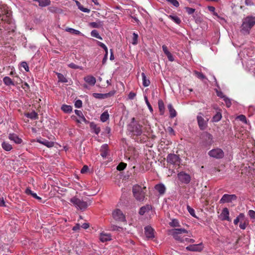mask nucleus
<instances>
[{
  "label": "nucleus",
  "instance_id": "f257e3e1",
  "mask_svg": "<svg viewBox=\"0 0 255 255\" xmlns=\"http://www.w3.org/2000/svg\"><path fill=\"white\" fill-rule=\"evenodd\" d=\"M255 25V16L249 15L244 18L241 26V32L244 35H248L251 29Z\"/></svg>",
  "mask_w": 255,
  "mask_h": 255
},
{
  "label": "nucleus",
  "instance_id": "f03ea898",
  "mask_svg": "<svg viewBox=\"0 0 255 255\" xmlns=\"http://www.w3.org/2000/svg\"><path fill=\"white\" fill-rule=\"evenodd\" d=\"M70 201L77 209L81 211L86 210L91 204V201L89 199L84 200L75 196L71 198Z\"/></svg>",
  "mask_w": 255,
  "mask_h": 255
},
{
  "label": "nucleus",
  "instance_id": "7ed1b4c3",
  "mask_svg": "<svg viewBox=\"0 0 255 255\" xmlns=\"http://www.w3.org/2000/svg\"><path fill=\"white\" fill-rule=\"evenodd\" d=\"M146 187H142L141 186L136 184L132 187V191L133 196L135 199L139 201H143L144 200L145 194Z\"/></svg>",
  "mask_w": 255,
  "mask_h": 255
},
{
  "label": "nucleus",
  "instance_id": "20e7f679",
  "mask_svg": "<svg viewBox=\"0 0 255 255\" xmlns=\"http://www.w3.org/2000/svg\"><path fill=\"white\" fill-rule=\"evenodd\" d=\"M11 11L6 10L3 12L1 11L0 12V26H2L4 28H6L5 24H12V19L11 17Z\"/></svg>",
  "mask_w": 255,
  "mask_h": 255
},
{
  "label": "nucleus",
  "instance_id": "39448f33",
  "mask_svg": "<svg viewBox=\"0 0 255 255\" xmlns=\"http://www.w3.org/2000/svg\"><path fill=\"white\" fill-rule=\"evenodd\" d=\"M128 130L133 135L139 136L142 132V126L135 122V119H132L131 122L128 125Z\"/></svg>",
  "mask_w": 255,
  "mask_h": 255
},
{
  "label": "nucleus",
  "instance_id": "423d86ee",
  "mask_svg": "<svg viewBox=\"0 0 255 255\" xmlns=\"http://www.w3.org/2000/svg\"><path fill=\"white\" fill-rule=\"evenodd\" d=\"M166 161L168 164L171 165L176 167L179 166L181 162V159L179 155L174 153H169L166 157Z\"/></svg>",
  "mask_w": 255,
  "mask_h": 255
},
{
  "label": "nucleus",
  "instance_id": "0eeeda50",
  "mask_svg": "<svg viewBox=\"0 0 255 255\" xmlns=\"http://www.w3.org/2000/svg\"><path fill=\"white\" fill-rule=\"evenodd\" d=\"M170 234L173 236L174 239L181 243L183 242V238L184 237L182 236L183 234H187L188 231L185 229H173L170 230Z\"/></svg>",
  "mask_w": 255,
  "mask_h": 255
},
{
  "label": "nucleus",
  "instance_id": "6e6552de",
  "mask_svg": "<svg viewBox=\"0 0 255 255\" xmlns=\"http://www.w3.org/2000/svg\"><path fill=\"white\" fill-rule=\"evenodd\" d=\"M208 155L216 159H222L224 157L225 153L223 150L220 148L212 149L208 152Z\"/></svg>",
  "mask_w": 255,
  "mask_h": 255
},
{
  "label": "nucleus",
  "instance_id": "1a4fd4ad",
  "mask_svg": "<svg viewBox=\"0 0 255 255\" xmlns=\"http://www.w3.org/2000/svg\"><path fill=\"white\" fill-rule=\"evenodd\" d=\"M202 113H198L197 116V121L199 128L201 130L205 129L208 126V119L205 120Z\"/></svg>",
  "mask_w": 255,
  "mask_h": 255
},
{
  "label": "nucleus",
  "instance_id": "9d476101",
  "mask_svg": "<svg viewBox=\"0 0 255 255\" xmlns=\"http://www.w3.org/2000/svg\"><path fill=\"white\" fill-rule=\"evenodd\" d=\"M177 177L181 183L185 184L189 183L191 181L190 175L183 171L178 173L177 174Z\"/></svg>",
  "mask_w": 255,
  "mask_h": 255
},
{
  "label": "nucleus",
  "instance_id": "9b49d317",
  "mask_svg": "<svg viewBox=\"0 0 255 255\" xmlns=\"http://www.w3.org/2000/svg\"><path fill=\"white\" fill-rule=\"evenodd\" d=\"M237 199V197L235 194H225L220 200L219 202L220 204L231 203L233 201L236 200Z\"/></svg>",
  "mask_w": 255,
  "mask_h": 255
},
{
  "label": "nucleus",
  "instance_id": "f8f14e48",
  "mask_svg": "<svg viewBox=\"0 0 255 255\" xmlns=\"http://www.w3.org/2000/svg\"><path fill=\"white\" fill-rule=\"evenodd\" d=\"M154 230L150 226H147L144 227V234L147 240H152L155 237Z\"/></svg>",
  "mask_w": 255,
  "mask_h": 255
},
{
  "label": "nucleus",
  "instance_id": "ddd939ff",
  "mask_svg": "<svg viewBox=\"0 0 255 255\" xmlns=\"http://www.w3.org/2000/svg\"><path fill=\"white\" fill-rule=\"evenodd\" d=\"M203 246L202 243L198 244L191 245L186 247V250L191 252H201L203 250Z\"/></svg>",
  "mask_w": 255,
  "mask_h": 255
},
{
  "label": "nucleus",
  "instance_id": "4468645a",
  "mask_svg": "<svg viewBox=\"0 0 255 255\" xmlns=\"http://www.w3.org/2000/svg\"><path fill=\"white\" fill-rule=\"evenodd\" d=\"M112 214L115 220L119 221H125V217L121 210L119 209L115 210Z\"/></svg>",
  "mask_w": 255,
  "mask_h": 255
},
{
  "label": "nucleus",
  "instance_id": "2eb2a0df",
  "mask_svg": "<svg viewBox=\"0 0 255 255\" xmlns=\"http://www.w3.org/2000/svg\"><path fill=\"white\" fill-rule=\"evenodd\" d=\"M220 219L222 221H231V219L229 217V211L227 208H224L222 210L220 214Z\"/></svg>",
  "mask_w": 255,
  "mask_h": 255
},
{
  "label": "nucleus",
  "instance_id": "dca6fc26",
  "mask_svg": "<svg viewBox=\"0 0 255 255\" xmlns=\"http://www.w3.org/2000/svg\"><path fill=\"white\" fill-rule=\"evenodd\" d=\"M115 94V92H110L108 93L101 94V93H93V96L98 99H105L108 97L113 96Z\"/></svg>",
  "mask_w": 255,
  "mask_h": 255
},
{
  "label": "nucleus",
  "instance_id": "f3484780",
  "mask_svg": "<svg viewBox=\"0 0 255 255\" xmlns=\"http://www.w3.org/2000/svg\"><path fill=\"white\" fill-rule=\"evenodd\" d=\"M154 188L156 191L158 192L159 195H163L166 191V187L162 183L156 184L154 186Z\"/></svg>",
  "mask_w": 255,
  "mask_h": 255
},
{
  "label": "nucleus",
  "instance_id": "a211bd4d",
  "mask_svg": "<svg viewBox=\"0 0 255 255\" xmlns=\"http://www.w3.org/2000/svg\"><path fill=\"white\" fill-rule=\"evenodd\" d=\"M8 138L10 140L14 141L16 144H20L22 142V139L15 133H9Z\"/></svg>",
  "mask_w": 255,
  "mask_h": 255
},
{
  "label": "nucleus",
  "instance_id": "6ab92c4d",
  "mask_svg": "<svg viewBox=\"0 0 255 255\" xmlns=\"http://www.w3.org/2000/svg\"><path fill=\"white\" fill-rule=\"evenodd\" d=\"M109 147L107 144H104L100 149L101 155L103 158H106L108 154Z\"/></svg>",
  "mask_w": 255,
  "mask_h": 255
},
{
  "label": "nucleus",
  "instance_id": "aec40b11",
  "mask_svg": "<svg viewBox=\"0 0 255 255\" xmlns=\"http://www.w3.org/2000/svg\"><path fill=\"white\" fill-rule=\"evenodd\" d=\"M84 80L86 83L92 86H94L96 82V78L91 75L85 77Z\"/></svg>",
  "mask_w": 255,
  "mask_h": 255
},
{
  "label": "nucleus",
  "instance_id": "412c9836",
  "mask_svg": "<svg viewBox=\"0 0 255 255\" xmlns=\"http://www.w3.org/2000/svg\"><path fill=\"white\" fill-rule=\"evenodd\" d=\"M37 141L41 144H42L48 147H51L54 145V142L49 141L45 139H38Z\"/></svg>",
  "mask_w": 255,
  "mask_h": 255
},
{
  "label": "nucleus",
  "instance_id": "4be33fe9",
  "mask_svg": "<svg viewBox=\"0 0 255 255\" xmlns=\"http://www.w3.org/2000/svg\"><path fill=\"white\" fill-rule=\"evenodd\" d=\"M90 127L92 130V132H94L96 134H98L100 133L101 131L100 128L94 122H91L90 123Z\"/></svg>",
  "mask_w": 255,
  "mask_h": 255
},
{
  "label": "nucleus",
  "instance_id": "5701e85b",
  "mask_svg": "<svg viewBox=\"0 0 255 255\" xmlns=\"http://www.w3.org/2000/svg\"><path fill=\"white\" fill-rule=\"evenodd\" d=\"M100 240L103 243L110 241L111 240V236L109 234L101 233Z\"/></svg>",
  "mask_w": 255,
  "mask_h": 255
},
{
  "label": "nucleus",
  "instance_id": "b1692460",
  "mask_svg": "<svg viewBox=\"0 0 255 255\" xmlns=\"http://www.w3.org/2000/svg\"><path fill=\"white\" fill-rule=\"evenodd\" d=\"M33 1L37 2L40 7H45L51 3L50 0H33Z\"/></svg>",
  "mask_w": 255,
  "mask_h": 255
},
{
  "label": "nucleus",
  "instance_id": "393cba45",
  "mask_svg": "<svg viewBox=\"0 0 255 255\" xmlns=\"http://www.w3.org/2000/svg\"><path fill=\"white\" fill-rule=\"evenodd\" d=\"M25 192L27 195H30L34 198L40 201H41L42 198L41 197L38 196L37 195L36 193H35L33 192L32 191H31L30 188H26Z\"/></svg>",
  "mask_w": 255,
  "mask_h": 255
},
{
  "label": "nucleus",
  "instance_id": "a878e982",
  "mask_svg": "<svg viewBox=\"0 0 255 255\" xmlns=\"http://www.w3.org/2000/svg\"><path fill=\"white\" fill-rule=\"evenodd\" d=\"M75 113L76 115H77L80 119L84 123H85V124H88L89 122L88 121H87L86 118L84 117L83 114V113L80 111V110H75Z\"/></svg>",
  "mask_w": 255,
  "mask_h": 255
},
{
  "label": "nucleus",
  "instance_id": "bb28decb",
  "mask_svg": "<svg viewBox=\"0 0 255 255\" xmlns=\"http://www.w3.org/2000/svg\"><path fill=\"white\" fill-rule=\"evenodd\" d=\"M24 115L25 117L32 120H36L38 118L37 113L34 111L31 113H25Z\"/></svg>",
  "mask_w": 255,
  "mask_h": 255
},
{
  "label": "nucleus",
  "instance_id": "cd10ccee",
  "mask_svg": "<svg viewBox=\"0 0 255 255\" xmlns=\"http://www.w3.org/2000/svg\"><path fill=\"white\" fill-rule=\"evenodd\" d=\"M168 109L170 113V117L171 118H174L177 115V113L175 109L173 108L171 104H169L167 106Z\"/></svg>",
  "mask_w": 255,
  "mask_h": 255
},
{
  "label": "nucleus",
  "instance_id": "c85d7f7f",
  "mask_svg": "<svg viewBox=\"0 0 255 255\" xmlns=\"http://www.w3.org/2000/svg\"><path fill=\"white\" fill-rule=\"evenodd\" d=\"M151 206L147 205L141 207L139 211V214L141 215H144L146 212H148L151 209Z\"/></svg>",
  "mask_w": 255,
  "mask_h": 255
},
{
  "label": "nucleus",
  "instance_id": "c756f323",
  "mask_svg": "<svg viewBox=\"0 0 255 255\" xmlns=\"http://www.w3.org/2000/svg\"><path fill=\"white\" fill-rule=\"evenodd\" d=\"M141 77L142 80V85L144 87H147L149 85L150 82L149 79L146 78V75L144 73H141Z\"/></svg>",
  "mask_w": 255,
  "mask_h": 255
},
{
  "label": "nucleus",
  "instance_id": "7c9ffc66",
  "mask_svg": "<svg viewBox=\"0 0 255 255\" xmlns=\"http://www.w3.org/2000/svg\"><path fill=\"white\" fill-rule=\"evenodd\" d=\"M3 82L4 84L6 86H14V84L12 80L9 77H4L3 79Z\"/></svg>",
  "mask_w": 255,
  "mask_h": 255
},
{
  "label": "nucleus",
  "instance_id": "2f4dec72",
  "mask_svg": "<svg viewBox=\"0 0 255 255\" xmlns=\"http://www.w3.org/2000/svg\"><path fill=\"white\" fill-rule=\"evenodd\" d=\"M1 146L4 150L7 151L11 150L12 148L11 145L5 141H3L1 143Z\"/></svg>",
  "mask_w": 255,
  "mask_h": 255
},
{
  "label": "nucleus",
  "instance_id": "473e14b6",
  "mask_svg": "<svg viewBox=\"0 0 255 255\" xmlns=\"http://www.w3.org/2000/svg\"><path fill=\"white\" fill-rule=\"evenodd\" d=\"M61 110L65 113H70L72 111V107L69 105H63Z\"/></svg>",
  "mask_w": 255,
  "mask_h": 255
},
{
  "label": "nucleus",
  "instance_id": "72a5a7b5",
  "mask_svg": "<svg viewBox=\"0 0 255 255\" xmlns=\"http://www.w3.org/2000/svg\"><path fill=\"white\" fill-rule=\"evenodd\" d=\"M90 26L93 28H100L103 26V23L102 21H99L98 22H92L89 24Z\"/></svg>",
  "mask_w": 255,
  "mask_h": 255
},
{
  "label": "nucleus",
  "instance_id": "f704fd0d",
  "mask_svg": "<svg viewBox=\"0 0 255 255\" xmlns=\"http://www.w3.org/2000/svg\"><path fill=\"white\" fill-rule=\"evenodd\" d=\"M57 77L58 79V82L61 83H67L68 80L67 78L62 74L59 73H56Z\"/></svg>",
  "mask_w": 255,
  "mask_h": 255
},
{
  "label": "nucleus",
  "instance_id": "c9c22d12",
  "mask_svg": "<svg viewBox=\"0 0 255 255\" xmlns=\"http://www.w3.org/2000/svg\"><path fill=\"white\" fill-rule=\"evenodd\" d=\"M109 118V115L108 111H105L100 116V120L102 122H106Z\"/></svg>",
  "mask_w": 255,
  "mask_h": 255
},
{
  "label": "nucleus",
  "instance_id": "e433bc0d",
  "mask_svg": "<svg viewBox=\"0 0 255 255\" xmlns=\"http://www.w3.org/2000/svg\"><path fill=\"white\" fill-rule=\"evenodd\" d=\"M222 116L220 112H218L215 115H214L212 119L213 122H218L222 119Z\"/></svg>",
  "mask_w": 255,
  "mask_h": 255
},
{
  "label": "nucleus",
  "instance_id": "4c0bfd02",
  "mask_svg": "<svg viewBox=\"0 0 255 255\" xmlns=\"http://www.w3.org/2000/svg\"><path fill=\"white\" fill-rule=\"evenodd\" d=\"M158 108L161 115H163L164 112V105L163 102L160 100L158 102Z\"/></svg>",
  "mask_w": 255,
  "mask_h": 255
},
{
  "label": "nucleus",
  "instance_id": "58836bf2",
  "mask_svg": "<svg viewBox=\"0 0 255 255\" xmlns=\"http://www.w3.org/2000/svg\"><path fill=\"white\" fill-rule=\"evenodd\" d=\"M65 30L67 32H69L70 33H73V34H76V35H80V34H81V32L80 31H79L78 30H76V29H75L72 28L67 27V28H66Z\"/></svg>",
  "mask_w": 255,
  "mask_h": 255
},
{
  "label": "nucleus",
  "instance_id": "ea45409f",
  "mask_svg": "<svg viewBox=\"0 0 255 255\" xmlns=\"http://www.w3.org/2000/svg\"><path fill=\"white\" fill-rule=\"evenodd\" d=\"M91 35L93 37L102 40V37L100 35L98 31L97 30H93L91 32Z\"/></svg>",
  "mask_w": 255,
  "mask_h": 255
},
{
  "label": "nucleus",
  "instance_id": "a19ab883",
  "mask_svg": "<svg viewBox=\"0 0 255 255\" xmlns=\"http://www.w3.org/2000/svg\"><path fill=\"white\" fill-rule=\"evenodd\" d=\"M138 35L137 33L133 32L132 34V37L131 39V43L133 45H136L138 43Z\"/></svg>",
  "mask_w": 255,
  "mask_h": 255
},
{
  "label": "nucleus",
  "instance_id": "79ce46f5",
  "mask_svg": "<svg viewBox=\"0 0 255 255\" xmlns=\"http://www.w3.org/2000/svg\"><path fill=\"white\" fill-rule=\"evenodd\" d=\"M245 218V215L243 213H240L239 215L234 220V223L235 225H237L240 220H244Z\"/></svg>",
  "mask_w": 255,
  "mask_h": 255
},
{
  "label": "nucleus",
  "instance_id": "37998d69",
  "mask_svg": "<svg viewBox=\"0 0 255 255\" xmlns=\"http://www.w3.org/2000/svg\"><path fill=\"white\" fill-rule=\"evenodd\" d=\"M169 17L172 20H173L176 24H179L181 22V20L180 18L176 15H169Z\"/></svg>",
  "mask_w": 255,
  "mask_h": 255
},
{
  "label": "nucleus",
  "instance_id": "c03bdc74",
  "mask_svg": "<svg viewBox=\"0 0 255 255\" xmlns=\"http://www.w3.org/2000/svg\"><path fill=\"white\" fill-rule=\"evenodd\" d=\"M169 225L170 226L173 227H177L180 226L178 220L175 219L172 220L171 222L169 223Z\"/></svg>",
  "mask_w": 255,
  "mask_h": 255
},
{
  "label": "nucleus",
  "instance_id": "a18cd8bd",
  "mask_svg": "<svg viewBox=\"0 0 255 255\" xmlns=\"http://www.w3.org/2000/svg\"><path fill=\"white\" fill-rule=\"evenodd\" d=\"M194 74L198 78L201 80H204L206 79L205 76L202 72H198L197 71H195Z\"/></svg>",
  "mask_w": 255,
  "mask_h": 255
},
{
  "label": "nucleus",
  "instance_id": "49530a36",
  "mask_svg": "<svg viewBox=\"0 0 255 255\" xmlns=\"http://www.w3.org/2000/svg\"><path fill=\"white\" fill-rule=\"evenodd\" d=\"M127 164L124 162H121L117 167V169L119 171L123 170L127 167Z\"/></svg>",
  "mask_w": 255,
  "mask_h": 255
},
{
  "label": "nucleus",
  "instance_id": "de8ad7c7",
  "mask_svg": "<svg viewBox=\"0 0 255 255\" xmlns=\"http://www.w3.org/2000/svg\"><path fill=\"white\" fill-rule=\"evenodd\" d=\"M76 2H77V4L79 8L82 11L84 12H88V13L90 12V9H88L87 8H85L83 6H82V5H81V4H80L79 2H78L77 1Z\"/></svg>",
  "mask_w": 255,
  "mask_h": 255
},
{
  "label": "nucleus",
  "instance_id": "09e8293b",
  "mask_svg": "<svg viewBox=\"0 0 255 255\" xmlns=\"http://www.w3.org/2000/svg\"><path fill=\"white\" fill-rule=\"evenodd\" d=\"M249 222L248 221H245L244 222H242V221L240 222L239 227L242 230H245L247 226L248 225Z\"/></svg>",
  "mask_w": 255,
  "mask_h": 255
},
{
  "label": "nucleus",
  "instance_id": "8fccbe9b",
  "mask_svg": "<svg viewBox=\"0 0 255 255\" xmlns=\"http://www.w3.org/2000/svg\"><path fill=\"white\" fill-rule=\"evenodd\" d=\"M68 66L69 67H70L72 69H82V67L81 66H78L73 63H71L69 64L68 65Z\"/></svg>",
  "mask_w": 255,
  "mask_h": 255
},
{
  "label": "nucleus",
  "instance_id": "3c124183",
  "mask_svg": "<svg viewBox=\"0 0 255 255\" xmlns=\"http://www.w3.org/2000/svg\"><path fill=\"white\" fill-rule=\"evenodd\" d=\"M223 100L226 103V106L228 108H230L232 105V102L231 100L228 98L227 97H226L225 98L223 99Z\"/></svg>",
  "mask_w": 255,
  "mask_h": 255
},
{
  "label": "nucleus",
  "instance_id": "603ef678",
  "mask_svg": "<svg viewBox=\"0 0 255 255\" xmlns=\"http://www.w3.org/2000/svg\"><path fill=\"white\" fill-rule=\"evenodd\" d=\"M97 44L99 46H100L101 47H102V48H103L104 49L105 53H108V48L104 43L98 41Z\"/></svg>",
  "mask_w": 255,
  "mask_h": 255
},
{
  "label": "nucleus",
  "instance_id": "864d4df0",
  "mask_svg": "<svg viewBox=\"0 0 255 255\" xmlns=\"http://www.w3.org/2000/svg\"><path fill=\"white\" fill-rule=\"evenodd\" d=\"M187 210H188V211L189 213H190V214L192 216H193V217H196V216H195V211H194V210L193 208H192L191 207H190L189 206H188V205L187 206Z\"/></svg>",
  "mask_w": 255,
  "mask_h": 255
},
{
  "label": "nucleus",
  "instance_id": "5fc2aeb1",
  "mask_svg": "<svg viewBox=\"0 0 255 255\" xmlns=\"http://www.w3.org/2000/svg\"><path fill=\"white\" fill-rule=\"evenodd\" d=\"M166 0L176 7H177L179 6V3L177 0Z\"/></svg>",
  "mask_w": 255,
  "mask_h": 255
},
{
  "label": "nucleus",
  "instance_id": "6e6d98bb",
  "mask_svg": "<svg viewBox=\"0 0 255 255\" xmlns=\"http://www.w3.org/2000/svg\"><path fill=\"white\" fill-rule=\"evenodd\" d=\"M144 100H145V102L146 103V105L147 106L149 110H150V112H152L153 111V109L152 108V106L151 105H150V104L149 103V102H148V99H147V97L146 96H144Z\"/></svg>",
  "mask_w": 255,
  "mask_h": 255
},
{
  "label": "nucleus",
  "instance_id": "4d7b16f0",
  "mask_svg": "<svg viewBox=\"0 0 255 255\" xmlns=\"http://www.w3.org/2000/svg\"><path fill=\"white\" fill-rule=\"evenodd\" d=\"M238 119L241 122L244 123H247V118L245 116L243 115H240L238 117Z\"/></svg>",
  "mask_w": 255,
  "mask_h": 255
},
{
  "label": "nucleus",
  "instance_id": "13d9d810",
  "mask_svg": "<svg viewBox=\"0 0 255 255\" xmlns=\"http://www.w3.org/2000/svg\"><path fill=\"white\" fill-rule=\"evenodd\" d=\"M185 9H186V11L188 13V14H192L195 11V8H193L189 7H185Z\"/></svg>",
  "mask_w": 255,
  "mask_h": 255
},
{
  "label": "nucleus",
  "instance_id": "bf43d9fd",
  "mask_svg": "<svg viewBox=\"0 0 255 255\" xmlns=\"http://www.w3.org/2000/svg\"><path fill=\"white\" fill-rule=\"evenodd\" d=\"M20 65L25 69L26 72L29 71V67L26 62H22L20 64Z\"/></svg>",
  "mask_w": 255,
  "mask_h": 255
},
{
  "label": "nucleus",
  "instance_id": "052dcab7",
  "mask_svg": "<svg viewBox=\"0 0 255 255\" xmlns=\"http://www.w3.org/2000/svg\"><path fill=\"white\" fill-rule=\"evenodd\" d=\"M205 137L206 139L210 141V143L212 141L213 136L211 134H210L208 132H206L205 133Z\"/></svg>",
  "mask_w": 255,
  "mask_h": 255
},
{
  "label": "nucleus",
  "instance_id": "680f3d73",
  "mask_svg": "<svg viewBox=\"0 0 255 255\" xmlns=\"http://www.w3.org/2000/svg\"><path fill=\"white\" fill-rule=\"evenodd\" d=\"M75 107L77 108H80L82 106V101L80 100H77L75 102Z\"/></svg>",
  "mask_w": 255,
  "mask_h": 255
},
{
  "label": "nucleus",
  "instance_id": "e2e57ef3",
  "mask_svg": "<svg viewBox=\"0 0 255 255\" xmlns=\"http://www.w3.org/2000/svg\"><path fill=\"white\" fill-rule=\"evenodd\" d=\"M248 215L251 219H255V211L253 210H250L248 212Z\"/></svg>",
  "mask_w": 255,
  "mask_h": 255
},
{
  "label": "nucleus",
  "instance_id": "0e129e2a",
  "mask_svg": "<svg viewBox=\"0 0 255 255\" xmlns=\"http://www.w3.org/2000/svg\"><path fill=\"white\" fill-rule=\"evenodd\" d=\"M216 94L218 97L223 99L226 97L222 91L216 90Z\"/></svg>",
  "mask_w": 255,
  "mask_h": 255
},
{
  "label": "nucleus",
  "instance_id": "69168bd1",
  "mask_svg": "<svg viewBox=\"0 0 255 255\" xmlns=\"http://www.w3.org/2000/svg\"><path fill=\"white\" fill-rule=\"evenodd\" d=\"M21 87L26 91L29 89V85L26 83L24 82L22 84Z\"/></svg>",
  "mask_w": 255,
  "mask_h": 255
},
{
  "label": "nucleus",
  "instance_id": "338daca9",
  "mask_svg": "<svg viewBox=\"0 0 255 255\" xmlns=\"http://www.w3.org/2000/svg\"><path fill=\"white\" fill-rule=\"evenodd\" d=\"M167 131L169 132V133L171 135H175V131L172 128L169 127L167 128Z\"/></svg>",
  "mask_w": 255,
  "mask_h": 255
},
{
  "label": "nucleus",
  "instance_id": "774afa93",
  "mask_svg": "<svg viewBox=\"0 0 255 255\" xmlns=\"http://www.w3.org/2000/svg\"><path fill=\"white\" fill-rule=\"evenodd\" d=\"M135 96H136V94L135 93L130 92L128 95V97L129 99L132 100L134 98Z\"/></svg>",
  "mask_w": 255,
  "mask_h": 255
}]
</instances>
